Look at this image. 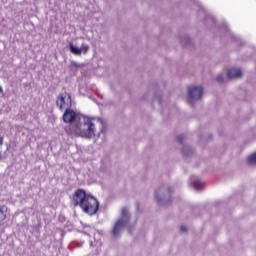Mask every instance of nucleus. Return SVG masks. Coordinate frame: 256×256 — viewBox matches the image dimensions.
Listing matches in <instances>:
<instances>
[{"label":"nucleus","mask_w":256,"mask_h":256,"mask_svg":"<svg viewBox=\"0 0 256 256\" xmlns=\"http://www.w3.org/2000/svg\"><path fill=\"white\" fill-rule=\"evenodd\" d=\"M184 140H185V136H183V135H179V136L177 137L178 143H183Z\"/></svg>","instance_id":"ddd939ff"},{"label":"nucleus","mask_w":256,"mask_h":256,"mask_svg":"<svg viewBox=\"0 0 256 256\" xmlns=\"http://www.w3.org/2000/svg\"><path fill=\"white\" fill-rule=\"evenodd\" d=\"M184 154L187 155V154L185 153V151H184Z\"/></svg>","instance_id":"412c9836"},{"label":"nucleus","mask_w":256,"mask_h":256,"mask_svg":"<svg viewBox=\"0 0 256 256\" xmlns=\"http://www.w3.org/2000/svg\"><path fill=\"white\" fill-rule=\"evenodd\" d=\"M123 225H124L123 220H118L115 223L113 231H112L114 237H117L119 235V233H121V229H123Z\"/></svg>","instance_id":"6e6552de"},{"label":"nucleus","mask_w":256,"mask_h":256,"mask_svg":"<svg viewBox=\"0 0 256 256\" xmlns=\"http://www.w3.org/2000/svg\"><path fill=\"white\" fill-rule=\"evenodd\" d=\"M248 163H250V165H253L256 163V152L253 153L252 155L248 156L247 159Z\"/></svg>","instance_id":"9b49d317"},{"label":"nucleus","mask_w":256,"mask_h":256,"mask_svg":"<svg viewBox=\"0 0 256 256\" xmlns=\"http://www.w3.org/2000/svg\"><path fill=\"white\" fill-rule=\"evenodd\" d=\"M74 207H80L87 215H95L99 211V201L85 190L79 188L72 195Z\"/></svg>","instance_id":"f257e3e1"},{"label":"nucleus","mask_w":256,"mask_h":256,"mask_svg":"<svg viewBox=\"0 0 256 256\" xmlns=\"http://www.w3.org/2000/svg\"><path fill=\"white\" fill-rule=\"evenodd\" d=\"M191 181V185L192 187H194V189H196L197 191H201V189H203V187L205 186V184H203V182L199 181L196 177L192 176L190 178Z\"/></svg>","instance_id":"0eeeda50"},{"label":"nucleus","mask_w":256,"mask_h":256,"mask_svg":"<svg viewBox=\"0 0 256 256\" xmlns=\"http://www.w3.org/2000/svg\"><path fill=\"white\" fill-rule=\"evenodd\" d=\"M168 193H171V189H168Z\"/></svg>","instance_id":"aec40b11"},{"label":"nucleus","mask_w":256,"mask_h":256,"mask_svg":"<svg viewBox=\"0 0 256 256\" xmlns=\"http://www.w3.org/2000/svg\"><path fill=\"white\" fill-rule=\"evenodd\" d=\"M122 215H123V217H125V215H127V208L122 209Z\"/></svg>","instance_id":"f3484780"},{"label":"nucleus","mask_w":256,"mask_h":256,"mask_svg":"<svg viewBox=\"0 0 256 256\" xmlns=\"http://www.w3.org/2000/svg\"><path fill=\"white\" fill-rule=\"evenodd\" d=\"M7 211H9V208L6 205L0 206V221H5L7 219Z\"/></svg>","instance_id":"1a4fd4ad"},{"label":"nucleus","mask_w":256,"mask_h":256,"mask_svg":"<svg viewBox=\"0 0 256 256\" xmlns=\"http://www.w3.org/2000/svg\"><path fill=\"white\" fill-rule=\"evenodd\" d=\"M216 80L221 83V81H223V76L222 75H219L217 76Z\"/></svg>","instance_id":"dca6fc26"},{"label":"nucleus","mask_w":256,"mask_h":256,"mask_svg":"<svg viewBox=\"0 0 256 256\" xmlns=\"http://www.w3.org/2000/svg\"><path fill=\"white\" fill-rule=\"evenodd\" d=\"M70 51L73 55H81V48H77L73 45V43L69 44Z\"/></svg>","instance_id":"9d476101"},{"label":"nucleus","mask_w":256,"mask_h":256,"mask_svg":"<svg viewBox=\"0 0 256 256\" xmlns=\"http://www.w3.org/2000/svg\"><path fill=\"white\" fill-rule=\"evenodd\" d=\"M155 198L157 199L158 203H161L162 199L159 197V192H156Z\"/></svg>","instance_id":"2eb2a0df"},{"label":"nucleus","mask_w":256,"mask_h":256,"mask_svg":"<svg viewBox=\"0 0 256 256\" xmlns=\"http://www.w3.org/2000/svg\"><path fill=\"white\" fill-rule=\"evenodd\" d=\"M65 95L59 94L56 100V105L59 107L60 111H63V109H69V107H71V95L68 93H65Z\"/></svg>","instance_id":"7ed1b4c3"},{"label":"nucleus","mask_w":256,"mask_h":256,"mask_svg":"<svg viewBox=\"0 0 256 256\" xmlns=\"http://www.w3.org/2000/svg\"><path fill=\"white\" fill-rule=\"evenodd\" d=\"M0 95H4L3 94V88L0 86Z\"/></svg>","instance_id":"6ab92c4d"},{"label":"nucleus","mask_w":256,"mask_h":256,"mask_svg":"<svg viewBox=\"0 0 256 256\" xmlns=\"http://www.w3.org/2000/svg\"><path fill=\"white\" fill-rule=\"evenodd\" d=\"M243 75V72L239 68H231L228 71V78L229 79H239Z\"/></svg>","instance_id":"423d86ee"},{"label":"nucleus","mask_w":256,"mask_h":256,"mask_svg":"<svg viewBox=\"0 0 256 256\" xmlns=\"http://www.w3.org/2000/svg\"><path fill=\"white\" fill-rule=\"evenodd\" d=\"M3 140H4V138H3V136L0 134V147H3ZM1 159H2V154H1V152H0V161H1Z\"/></svg>","instance_id":"4468645a"},{"label":"nucleus","mask_w":256,"mask_h":256,"mask_svg":"<svg viewBox=\"0 0 256 256\" xmlns=\"http://www.w3.org/2000/svg\"><path fill=\"white\" fill-rule=\"evenodd\" d=\"M78 133L84 139H93L95 137V118L84 117L78 127Z\"/></svg>","instance_id":"f03ea898"},{"label":"nucleus","mask_w":256,"mask_h":256,"mask_svg":"<svg viewBox=\"0 0 256 256\" xmlns=\"http://www.w3.org/2000/svg\"><path fill=\"white\" fill-rule=\"evenodd\" d=\"M181 231H182L183 233H187V227L181 226Z\"/></svg>","instance_id":"a211bd4d"},{"label":"nucleus","mask_w":256,"mask_h":256,"mask_svg":"<svg viewBox=\"0 0 256 256\" xmlns=\"http://www.w3.org/2000/svg\"><path fill=\"white\" fill-rule=\"evenodd\" d=\"M80 51H81V53H84V55H85V53H87V51H89V47L87 45L83 44L80 48Z\"/></svg>","instance_id":"f8f14e48"},{"label":"nucleus","mask_w":256,"mask_h":256,"mask_svg":"<svg viewBox=\"0 0 256 256\" xmlns=\"http://www.w3.org/2000/svg\"><path fill=\"white\" fill-rule=\"evenodd\" d=\"M77 119V112L67 108L63 114L64 123H73Z\"/></svg>","instance_id":"39448f33"},{"label":"nucleus","mask_w":256,"mask_h":256,"mask_svg":"<svg viewBox=\"0 0 256 256\" xmlns=\"http://www.w3.org/2000/svg\"><path fill=\"white\" fill-rule=\"evenodd\" d=\"M203 97V88L201 86H191L188 88V103L191 104V99L199 101Z\"/></svg>","instance_id":"20e7f679"}]
</instances>
